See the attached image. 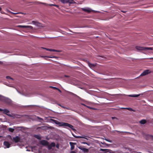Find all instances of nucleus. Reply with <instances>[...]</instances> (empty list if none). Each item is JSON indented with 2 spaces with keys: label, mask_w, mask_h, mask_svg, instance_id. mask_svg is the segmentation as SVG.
<instances>
[{
  "label": "nucleus",
  "mask_w": 153,
  "mask_h": 153,
  "mask_svg": "<svg viewBox=\"0 0 153 153\" xmlns=\"http://www.w3.org/2000/svg\"><path fill=\"white\" fill-rule=\"evenodd\" d=\"M1 137V136H0V138Z\"/></svg>",
  "instance_id": "obj_38"
},
{
  "label": "nucleus",
  "mask_w": 153,
  "mask_h": 153,
  "mask_svg": "<svg viewBox=\"0 0 153 153\" xmlns=\"http://www.w3.org/2000/svg\"><path fill=\"white\" fill-rule=\"evenodd\" d=\"M1 110L0 109V110Z\"/></svg>",
  "instance_id": "obj_40"
},
{
  "label": "nucleus",
  "mask_w": 153,
  "mask_h": 153,
  "mask_svg": "<svg viewBox=\"0 0 153 153\" xmlns=\"http://www.w3.org/2000/svg\"><path fill=\"white\" fill-rule=\"evenodd\" d=\"M34 137H35L36 138L38 139V140H41V137H40V136L38 135H35L34 136Z\"/></svg>",
  "instance_id": "obj_17"
},
{
  "label": "nucleus",
  "mask_w": 153,
  "mask_h": 153,
  "mask_svg": "<svg viewBox=\"0 0 153 153\" xmlns=\"http://www.w3.org/2000/svg\"><path fill=\"white\" fill-rule=\"evenodd\" d=\"M18 27L23 28H28L31 29H33V27L30 26L19 25Z\"/></svg>",
  "instance_id": "obj_8"
},
{
  "label": "nucleus",
  "mask_w": 153,
  "mask_h": 153,
  "mask_svg": "<svg viewBox=\"0 0 153 153\" xmlns=\"http://www.w3.org/2000/svg\"><path fill=\"white\" fill-rule=\"evenodd\" d=\"M4 145L7 148H9L10 146V144L8 142L6 141L4 142Z\"/></svg>",
  "instance_id": "obj_11"
},
{
  "label": "nucleus",
  "mask_w": 153,
  "mask_h": 153,
  "mask_svg": "<svg viewBox=\"0 0 153 153\" xmlns=\"http://www.w3.org/2000/svg\"><path fill=\"white\" fill-rule=\"evenodd\" d=\"M69 144L71 146V150H73L74 148V144H76V143H74L72 142H70Z\"/></svg>",
  "instance_id": "obj_14"
},
{
  "label": "nucleus",
  "mask_w": 153,
  "mask_h": 153,
  "mask_svg": "<svg viewBox=\"0 0 153 153\" xmlns=\"http://www.w3.org/2000/svg\"><path fill=\"white\" fill-rule=\"evenodd\" d=\"M65 76V77H68V76Z\"/></svg>",
  "instance_id": "obj_34"
},
{
  "label": "nucleus",
  "mask_w": 153,
  "mask_h": 153,
  "mask_svg": "<svg viewBox=\"0 0 153 153\" xmlns=\"http://www.w3.org/2000/svg\"><path fill=\"white\" fill-rule=\"evenodd\" d=\"M12 14H19V13H13V12H12Z\"/></svg>",
  "instance_id": "obj_29"
},
{
  "label": "nucleus",
  "mask_w": 153,
  "mask_h": 153,
  "mask_svg": "<svg viewBox=\"0 0 153 153\" xmlns=\"http://www.w3.org/2000/svg\"><path fill=\"white\" fill-rule=\"evenodd\" d=\"M70 0H60L63 3H67L68 2L72 3V2L69 1Z\"/></svg>",
  "instance_id": "obj_15"
},
{
  "label": "nucleus",
  "mask_w": 153,
  "mask_h": 153,
  "mask_svg": "<svg viewBox=\"0 0 153 153\" xmlns=\"http://www.w3.org/2000/svg\"><path fill=\"white\" fill-rule=\"evenodd\" d=\"M140 153H141V152H140Z\"/></svg>",
  "instance_id": "obj_39"
},
{
  "label": "nucleus",
  "mask_w": 153,
  "mask_h": 153,
  "mask_svg": "<svg viewBox=\"0 0 153 153\" xmlns=\"http://www.w3.org/2000/svg\"><path fill=\"white\" fill-rule=\"evenodd\" d=\"M49 5L50 6H55V7H57V8H59V5H56V4H50Z\"/></svg>",
  "instance_id": "obj_22"
},
{
  "label": "nucleus",
  "mask_w": 153,
  "mask_h": 153,
  "mask_svg": "<svg viewBox=\"0 0 153 153\" xmlns=\"http://www.w3.org/2000/svg\"><path fill=\"white\" fill-rule=\"evenodd\" d=\"M150 73V71L149 70H146L144 71L140 75L141 76H143L148 74L149 73Z\"/></svg>",
  "instance_id": "obj_7"
},
{
  "label": "nucleus",
  "mask_w": 153,
  "mask_h": 153,
  "mask_svg": "<svg viewBox=\"0 0 153 153\" xmlns=\"http://www.w3.org/2000/svg\"><path fill=\"white\" fill-rule=\"evenodd\" d=\"M56 144L54 143L53 142L51 143L49 145H48V148L49 149H51L52 147H55Z\"/></svg>",
  "instance_id": "obj_10"
},
{
  "label": "nucleus",
  "mask_w": 153,
  "mask_h": 153,
  "mask_svg": "<svg viewBox=\"0 0 153 153\" xmlns=\"http://www.w3.org/2000/svg\"><path fill=\"white\" fill-rule=\"evenodd\" d=\"M146 123V121L145 120H141L140 121V123L141 124H144Z\"/></svg>",
  "instance_id": "obj_18"
},
{
  "label": "nucleus",
  "mask_w": 153,
  "mask_h": 153,
  "mask_svg": "<svg viewBox=\"0 0 153 153\" xmlns=\"http://www.w3.org/2000/svg\"><path fill=\"white\" fill-rule=\"evenodd\" d=\"M50 87L51 88H53V89H54L57 90V89H58V88H57L56 87H52V86H50Z\"/></svg>",
  "instance_id": "obj_23"
},
{
  "label": "nucleus",
  "mask_w": 153,
  "mask_h": 153,
  "mask_svg": "<svg viewBox=\"0 0 153 153\" xmlns=\"http://www.w3.org/2000/svg\"><path fill=\"white\" fill-rule=\"evenodd\" d=\"M125 108L130 111H135V110H134L132 108Z\"/></svg>",
  "instance_id": "obj_21"
},
{
  "label": "nucleus",
  "mask_w": 153,
  "mask_h": 153,
  "mask_svg": "<svg viewBox=\"0 0 153 153\" xmlns=\"http://www.w3.org/2000/svg\"><path fill=\"white\" fill-rule=\"evenodd\" d=\"M74 137L76 138H84V137L80 136H78L76 137L74 136Z\"/></svg>",
  "instance_id": "obj_24"
},
{
  "label": "nucleus",
  "mask_w": 153,
  "mask_h": 153,
  "mask_svg": "<svg viewBox=\"0 0 153 153\" xmlns=\"http://www.w3.org/2000/svg\"><path fill=\"white\" fill-rule=\"evenodd\" d=\"M71 153H76L74 151H72L71 152Z\"/></svg>",
  "instance_id": "obj_28"
},
{
  "label": "nucleus",
  "mask_w": 153,
  "mask_h": 153,
  "mask_svg": "<svg viewBox=\"0 0 153 153\" xmlns=\"http://www.w3.org/2000/svg\"><path fill=\"white\" fill-rule=\"evenodd\" d=\"M136 48L138 50L147 51L148 50H152V48L151 47H143L139 46H136Z\"/></svg>",
  "instance_id": "obj_2"
},
{
  "label": "nucleus",
  "mask_w": 153,
  "mask_h": 153,
  "mask_svg": "<svg viewBox=\"0 0 153 153\" xmlns=\"http://www.w3.org/2000/svg\"><path fill=\"white\" fill-rule=\"evenodd\" d=\"M57 90H58L60 92H61V90L60 89H59L58 88V89H57Z\"/></svg>",
  "instance_id": "obj_31"
},
{
  "label": "nucleus",
  "mask_w": 153,
  "mask_h": 153,
  "mask_svg": "<svg viewBox=\"0 0 153 153\" xmlns=\"http://www.w3.org/2000/svg\"><path fill=\"white\" fill-rule=\"evenodd\" d=\"M20 138L18 136H16L15 137H13V140L15 143H17L20 141Z\"/></svg>",
  "instance_id": "obj_4"
},
{
  "label": "nucleus",
  "mask_w": 153,
  "mask_h": 153,
  "mask_svg": "<svg viewBox=\"0 0 153 153\" xmlns=\"http://www.w3.org/2000/svg\"><path fill=\"white\" fill-rule=\"evenodd\" d=\"M32 22L33 24L34 25L38 27L41 26V24L37 21H32Z\"/></svg>",
  "instance_id": "obj_9"
},
{
  "label": "nucleus",
  "mask_w": 153,
  "mask_h": 153,
  "mask_svg": "<svg viewBox=\"0 0 153 153\" xmlns=\"http://www.w3.org/2000/svg\"><path fill=\"white\" fill-rule=\"evenodd\" d=\"M8 130L11 132H13L14 131V129L9 128H8Z\"/></svg>",
  "instance_id": "obj_20"
},
{
  "label": "nucleus",
  "mask_w": 153,
  "mask_h": 153,
  "mask_svg": "<svg viewBox=\"0 0 153 153\" xmlns=\"http://www.w3.org/2000/svg\"><path fill=\"white\" fill-rule=\"evenodd\" d=\"M78 148L81 150H82L83 152L85 153H88L89 150L88 149L84 148L83 146H80L78 147Z\"/></svg>",
  "instance_id": "obj_6"
},
{
  "label": "nucleus",
  "mask_w": 153,
  "mask_h": 153,
  "mask_svg": "<svg viewBox=\"0 0 153 153\" xmlns=\"http://www.w3.org/2000/svg\"><path fill=\"white\" fill-rule=\"evenodd\" d=\"M85 143V144H87V143Z\"/></svg>",
  "instance_id": "obj_35"
},
{
  "label": "nucleus",
  "mask_w": 153,
  "mask_h": 153,
  "mask_svg": "<svg viewBox=\"0 0 153 153\" xmlns=\"http://www.w3.org/2000/svg\"><path fill=\"white\" fill-rule=\"evenodd\" d=\"M42 48L45 49L48 51H49L51 52H58V51L57 50H55V49H50V48H44L42 47Z\"/></svg>",
  "instance_id": "obj_12"
},
{
  "label": "nucleus",
  "mask_w": 153,
  "mask_h": 153,
  "mask_svg": "<svg viewBox=\"0 0 153 153\" xmlns=\"http://www.w3.org/2000/svg\"><path fill=\"white\" fill-rule=\"evenodd\" d=\"M31 23H29V24H31Z\"/></svg>",
  "instance_id": "obj_37"
},
{
  "label": "nucleus",
  "mask_w": 153,
  "mask_h": 153,
  "mask_svg": "<svg viewBox=\"0 0 153 153\" xmlns=\"http://www.w3.org/2000/svg\"><path fill=\"white\" fill-rule=\"evenodd\" d=\"M116 131L117 132H123L122 131H121H121H117V130H116Z\"/></svg>",
  "instance_id": "obj_32"
},
{
  "label": "nucleus",
  "mask_w": 153,
  "mask_h": 153,
  "mask_svg": "<svg viewBox=\"0 0 153 153\" xmlns=\"http://www.w3.org/2000/svg\"><path fill=\"white\" fill-rule=\"evenodd\" d=\"M100 150L101 151H104V152L105 153L108 152H109V150L108 149H101Z\"/></svg>",
  "instance_id": "obj_19"
},
{
  "label": "nucleus",
  "mask_w": 153,
  "mask_h": 153,
  "mask_svg": "<svg viewBox=\"0 0 153 153\" xmlns=\"http://www.w3.org/2000/svg\"><path fill=\"white\" fill-rule=\"evenodd\" d=\"M52 121L56 124L59 125L60 126H63L65 128H68V127L71 128L74 131L75 130L73 128V126L72 125L68 123L60 122L57 120L54 119H51Z\"/></svg>",
  "instance_id": "obj_1"
},
{
  "label": "nucleus",
  "mask_w": 153,
  "mask_h": 153,
  "mask_svg": "<svg viewBox=\"0 0 153 153\" xmlns=\"http://www.w3.org/2000/svg\"><path fill=\"white\" fill-rule=\"evenodd\" d=\"M0 109L1 110H0V111H3V114H7V115L9 116H11V115L10 114H8V113H10L9 111L7 109H3L1 108H0Z\"/></svg>",
  "instance_id": "obj_3"
},
{
  "label": "nucleus",
  "mask_w": 153,
  "mask_h": 153,
  "mask_svg": "<svg viewBox=\"0 0 153 153\" xmlns=\"http://www.w3.org/2000/svg\"><path fill=\"white\" fill-rule=\"evenodd\" d=\"M40 143L44 146H47L49 145V143L46 140H43L40 141Z\"/></svg>",
  "instance_id": "obj_5"
},
{
  "label": "nucleus",
  "mask_w": 153,
  "mask_h": 153,
  "mask_svg": "<svg viewBox=\"0 0 153 153\" xmlns=\"http://www.w3.org/2000/svg\"><path fill=\"white\" fill-rule=\"evenodd\" d=\"M82 10L88 13H90L91 12V10L89 8L87 9L85 8H82Z\"/></svg>",
  "instance_id": "obj_13"
},
{
  "label": "nucleus",
  "mask_w": 153,
  "mask_h": 153,
  "mask_svg": "<svg viewBox=\"0 0 153 153\" xmlns=\"http://www.w3.org/2000/svg\"><path fill=\"white\" fill-rule=\"evenodd\" d=\"M105 140H106V141H108V142H110V143H111L112 142V140H108V139H105Z\"/></svg>",
  "instance_id": "obj_25"
},
{
  "label": "nucleus",
  "mask_w": 153,
  "mask_h": 153,
  "mask_svg": "<svg viewBox=\"0 0 153 153\" xmlns=\"http://www.w3.org/2000/svg\"><path fill=\"white\" fill-rule=\"evenodd\" d=\"M1 7H0V11L1 10Z\"/></svg>",
  "instance_id": "obj_33"
},
{
  "label": "nucleus",
  "mask_w": 153,
  "mask_h": 153,
  "mask_svg": "<svg viewBox=\"0 0 153 153\" xmlns=\"http://www.w3.org/2000/svg\"><path fill=\"white\" fill-rule=\"evenodd\" d=\"M37 118L39 119V120H43V119L42 118H41L40 117H37Z\"/></svg>",
  "instance_id": "obj_27"
},
{
  "label": "nucleus",
  "mask_w": 153,
  "mask_h": 153,
  "mask_svg": "<svg viewBox=\"0 0 153 153\" xmlns=\"http://www.w3.org/2000/svg\"><path fill=\"white\" fill-rule=\"evenodd\" d=\"M6 78L7 79H13L10 76H6Z\"/></svg>",
  "instance_id": "obj_26"
},
{
  "label": "nucleus",
  "mask_w": 153,
  "mask_h": 153,
  "mask_svg": "<svg viewBox=\"0 0 153 153\" xmlns=\"http://www.w3.org/2000/svg\"><path fill=\"white\" fill-rule=\"evenodd\" d=\"M140 94H132L128 95V96L131 97H137L139 96Z\"/></svg>",
  "instance_id": "obj_16"
},
{
  "label": "nucleus",
  "mask_w": 153,
  "mask_h": 153,
  "mask_svg": "<svg viewBox=\"0 0 153 153\" xmlns=\"http://www.w3.org/2000/svg\"><path fill=\"white\" fill-rule=\"evenodd\" d=\"M27 151H29V150H27Z\"/></svg>",
  "instance_id": "obj_36"
},
{
  "label": "nucleus",
  "mask_w": 153,
  "mask_h": 153,
  "mask_svg": "<svg viewBox=\"0 0 153 153\" xmlns=\"http://www.w3.org/2000/svg\"><path fill=\"white\" fill-rule=\"evenodd\" d=\"M56 147L57 148H58L59 147V145H56Z\"/></svg>",
  "instance_id": "obj_30"
}]
</instances>
